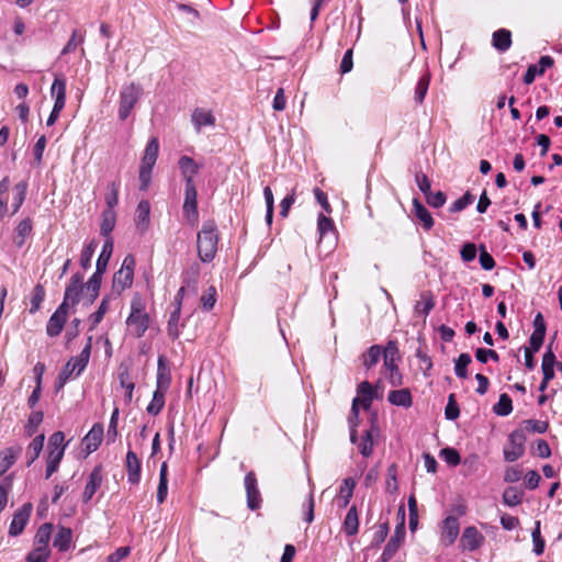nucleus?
<instances>
[{"label":"nucleus","mask_w":562,"mask_h":562,"mask_svg":"<svg viewBox=\"0 0 562 562\" xmlns=\"http://www.w3.org/2000/svg\"><path fill=\"white\" fill-rule=\"evenodd\" d=\"M429 83H430V74L426 71L425 74H423L420 76V78L418 79L416 87H415L414 99H415L416 103L422 104L424 102V99H425L428 88H429Z\"/></svg>","instance_id":"nucleus-41"},{"label":"nucleus","mask_w":562,"mask_h":562,"mask_svg":"<svg viewBox=\"0 0 562 562\" xmlns=\"http://www.w3.org/2000/svg\"><path fill=\"white\" fill-rule=\"evenodd\" d=\"M191 122L196 133H200L203 127L215 126L216 119L211 110L196 108L191 114Z\"/></svg>","instance_id":"nucleus-14"},{"label":"nucleus","mask_w":562,"mask_h":562,"mask_svg":"<svg viewBox=\"0 0 562 562\" xmlns=\"http://www.w3.org/2000/svg\"><path fill=\"white\" fill-rule=\"evenodd\" d=\"M522 498L524 492L516 486H509L503 493V502L509 507L519 505Z\"/></svg>","instance_id":"nucleus-44"},{"label":"nucleus","mask_w":562,"mask_h":562,"mask_svg":"<svg viewBox=\"0 0 562 562\" xmlns=\"http://www.w3.org/2000/svg\"><path fill=\"white\" fill-rule=\"evenodd\" d=\"M504 459L508 462L518 460L525 452V435L515 430L509 435L508 442L504 447Z\"/></svg>","instance_id":"nucleus-8"},{"label":"nucleus","mask_w":562,"mask_h":562,"mask_svg":"<svg viewBox=\"0 0 562 562\" xmlns=\"http://www.w3.org/2000/svg\"><path fill=\"white\" fill-rule=\"evenodd\" d=\"M404 539L405 526L403 522H398L395 527L394 533L384 547V550L380 557L381 562H389L396 554Z\"/></svg>","instance_id":"nucleus-11"},{"label":"nucleus","mask_w":562,"mask_h":562,"mask_svg":"<svg viewBox=\"0 0 562 562\" xmlns=\"http://www.w3.org/2000/svg\"><path fill=\"white\" fill-rule=\"evenodd\" d=\"M68 318V310L65 306H58L49 317L46 325V334L49 337H57L64 329Z\"/></svg>","instance_id":"nucleus-12"},{"label":"nucleus","mask_w":562,"mask_h":562,"mask_svg":"<svg viewBox=\"0 0 562 562\" xmlns=\"http://www.w3.org/2000/svg\"><path fill=\"white\" fill-rule=\"evenodd\" d=\"M460 409L458 403L456 401L454 394H450L448 397V403L445 408V416L448 420H454L459 417Z\"/></svg>","instance_id":"nucleus-57"},{"label":"nucleus","mask_w":562,"mask_h":562,"mask_svg":"<svg viewBox=\"0 0 562 562\" xmlns=\"http://www.w3.org/2000/svg\"><path fill=\"white\" fill-rule=\"evenodd\" d=\"M218 243L217 227L212 221L204 222L198 233V255L201 261L211 262L216 254Z\"/></svg>","instance_id":"nucleus-2"},{"label":"nucleus","mask_w":562,"mask_h":562,"mask_svg":"<svg viewBox=\"0 0 562 562\" xmlns=\"http://www.w3.org/2000/svg\"><path fill=\"white\" fill-rule=\"evenodd\" d=\"M53 525L49 522L43 524L35 535V548H41L45 551H50L49 541L52 536Z\"/></svg>","instance_id":"nucleus-35"},{"label":"nucleus","mask_w":562,"mask_h":562,"mask_svg":"<svg viewBox=\"0 0 562 562\" xmlns=\"http://www.w3.org/2000/svg\"><path fill=\"white\" fill-rule=\"evenodd\" d=\"M98 247V241L92 239L81 251L80 255V266L82 269L87 270L91 267V260L93 254Z\"/></svg>","instance_id":"nucleus-51"},{"label":"nucleus","mask_w":562,"mask_h":562,"mask_svg":"<svg viewBox=\"0 0 562 562\" xmlns=\"http://www.w3.org/2000/svg\"><path fill=\"white\" fill-rule=\"evenodd\" d=\"M165 394L160 390H155L150 403L147 405L146 411L149 415L157 416L165 406Z\"/></svg>","instance_id":"nucleus-47"},{"label":"nucleus","mask_w":562,"mask_h":562,"mask_svg":"<svg viewBox=\"0 0 562 562\" xmlns=\"http://www.w3.org/2000/svg\"><path fill=\"white\" fill-rule=\"evenodd\" d=\"M413 206L416 218L426 231H430L434 226V218L429 211L417 199H414Z\"/></svg>","instance_id":"nucleus-36"},{"label":"nucleus","mask_w":562,"mask_h":562,"mask_svg":"<svg viewBox=\"0 0 562 562\" xmlns=\"http://www.w3.org/2000/svg\"><path fill=\"white\" fill-rule=\"evenodd\" d=\"M150 223V204L146 200L138 202L135 215V225L140 233H145Z\"/></svg>","instance_id":"nucleus-21"},{"label":"nucleus","mask_w":562,"mask_h":562,"mask_svg":"<svg viewBox=\"0 0 562 562\" xmlns=\"http://www.w3.org/2000/svg\"><path fill=\"white\" fill-rule=\"evenodd\" d=\"M382 355L383 350L379 345L371 346L362 356V362L366 369L369 370L374 367L379 362Z\"/></svg>","instance_id":"nucleus-46"},{"label":"nucleus","mask_w":562,"mask_h":562,"mask_svg":"<svg viewBox=\"0 0 562 562\" xmlns=\"http://www.w3.org/2000/svg\"><path fill=\"white\" fill-rule=\"evenodd\" d=\"M167 494H168V470H167L166 462H164L160 467L159 484H158V488H157L158 504H162L166 501Z\"/></svg>","instance_id":"nucleus-40"},{"label":"nucleus","mask_w":562,"mask_h":562,"mask_svg":"<svg viewBox=\"0 0 562 562\" xmlns=\"http://www.w3.org/2000/svg\"><path fill=\"white\" fill-rule=\"evenodd\" d=\"M135 263V258L132 255H127L124 258L119 271L114 273L113 290L119 294L132 286L134 280Z\"/></svg>","instance_id":"nucleus-6"},{"label":"nucleus","mask_w":562,"mask_h":562,"mask_svg":"<svg viewBox=\"0 0 562 562\" xmlns=\"http://www.w3.org/2000/svg\"><path fill=\"white\" fill-rule=\"evenodd\" d=\"M180 315L181 311L179 307H176L169 317L168 324H167V333L171 339H177L180 336L181 327H183V324L180 325Z\"/></svg>","instance_id":"nucleus-39"},{"label":"nucleus","mask_w":562,"mask_h":562,"mask_svg":"<svg viewBox=\"0 0 562 562\" xmlns=\"http://www.w3.org/2000/svg\"><path fill=\"white\" fill-rule=\"evenodd\" d=\"M183 213L188 218L198 217V192L195 184H186Z\"/></svg>","instance_id":"nucleus-17"},{"label":"nucleus","mask_w":562,"mask_h":562,"mask_svg":"<svg viewBox=\"0 0 562 562\" xmlns=\"http://www.w3.org/2000/svg\"><path fill=\"white\" fill-rule=\"evenodd\" d=\"M50 555V551H45L41 548H34L27 553L25 562H47Z\"/></svg>","instance_id":"nucleus-59"},{"label":"nucleus","mask_w":562,"mask_h":562,"mask_svg":"<svg viewBox=\"0 0 562 562\" xmlns=\"http://www.w3.org/2000/svg\"><path fill=\"white\" fill-rule=\"evenodd\" d=\"M82 289L83 274L77 272L70 278L69 283L65 289L64 300L60 303V306H65V308L68 310L69 306L77 305L80 301Z\"/></svg>","instance_id":"nucleus-7"},{"label":"nucleus","mask_w":562,"mask_h":562,"mask_svg":"<svg viewBox=\"0 0 562 562\" xmlns=\"http://www.w3.org/2000/svg\"><path fill=\"white\" fill-rule=\"evenodd\" d=\"M359 530V517L355 505H352L342 522V531L346 536L351 537L358 533Z\"/></svg>","instance_id":"nucleus-30"},{"label":"nucleus","mask_w":562,"mask_h":562,"mask_svg":"<svg viewBox=\"0 0 562 562\" xmlns=\"http://www.w3.org/2000/svg\"><path fill=\"white\" fill-rule=\"evenodd\" d=\"M178 166L184 179L186 184H195L194 177L200 170V166L189 156H181Z\"/></svg>","instance_id":"nucleus-18"},{"label":"nucleus","mask_w":562,"mask_h":562,"mask_svg":"<svg viewBox=\"0 0 562 562\" xmlns=\"http://www.w3.org/2000/svg\"><path fill=\"white\" fill-rule=\"evenodd\" d=\"M85 41L83 35H78V31L75 30L68 41V43L65 45V47L61 49V55H67L71 52H74L80 44H82Z\"/></svg>","instance_id":"nucleus-58"},{"label":"nucleus","mask_w":562,"mask_h":562,"mask_svg":"<svg viewBox=\"0 0 562 562\" xmlns=\"http://www.w3.org/2000/svg\"><path fill=\"white\" fill-rule=\"evenodd\" d=\"M116 223V213L114 210H104L102 212V222L100 233L102 236L110 238V233L113 231Z\"/></svg>","instance_id":"nucleus-43"},{"label":"nucleus","mask_w":562,"mask_h":562,"mask_svg":"<svg viewBox=\"0 0 562 562\" xmlns=\"http://www.w3.org/2000/svg\"><path fill=\"white\" fill-rule=\"evenodd\" d=\"M171 382L170 372L166 366V359L164 356L158 358L157 366V381H156V390H160L161 392H167Z\"/></svg>","instance_id":"nucleus-26"},{"label":"nucleus","mask_w":562,"mask_h":562,"mask_svg":"<svg viewBox=\"0 0 562 562\" xmlns=\"http://www.w3.org/2000/svg\"><path fill=\"white\" fill-rule=\"evenodd\" d=\"M108 310H109V300L106 297H104L101 301L98 310L90 315L89 321L91 323V326H90L91 330L94 329L100 324V322L103 319Z\"/></svg>","instance_id":"nucleus-53"},{"label":"nucleus","mask_w":562,"mask_h":562,"mask_svg":"<svg viewBox=\"0 0 562 562\" xmlns=\"http://www.w3.org/2000/svg\"><path fill=\"white\" fill-rule=\"evenodd\" d=\"M484 536L477 530L476 527L469 526L464 528L461 535L460 544L464 550L474 551L484 543Z\"/></svg>","instance_id":"nucleus-13"},{"label":"nucleus","mask_w":562,"mask_h":562,"mask_svg":"<svg viewBox=\"0 0 562 562\" xmlns=\"http://www.w3.org/2000/svg\"><path fill=\"white\" fill-rule=\"evenodd\" d=\"M45 296H46V292H45L44 286L40 283L36 284L33 289V292H32V295L30 299V303H31V306L29 310L30 314H35L41 310L42 303L44 302Z\"/></svg>","instance_id":"nucleus-42"},{"label":"nucleus","mask_w":562,"mask_h":562,"mask_svg":"<svg viewBox=\"0 0 562 562\" xmlns=\"http://www.w3.org/2000/svg\"><path fill=\"white\" fill-rule=\"evenodd\" d=\"M109 192L105 195V210H114L119 203L120 182L113 181L108 186Z\"/></svg>","instance_id":"nucleus-52"},{"label":"nucleus","mask_w":562,"mask_h":562,"mask_svg":"<svg viewBox=\"0 0 562 562\" xmlns=\"http://www.w3.org/2000/svg\"><path fill=\"white\" fill-rule=\"evenodd\" d=\"M91 353V337L88 339L87 345L81 352L71 357L58 375L59 387H63L67 381L81 374L86 369Z\"/></svg>","instance_id":"nucleus-3"},{"label":"nucleus","mask_w":562,"mask_h":562,"mask_svg":"<svg viewBox=\"0 0 562 562\" xmlns=\"http://www.w3.org/2000/svg\"><path fill=\"white\" fill-rule=\"evenodd\" d=\"M460 532L459 519L454 516H448L440 525V542L445 547L452 546Z\"/></svg>","instance_id":"nucleus-10"},{"label":"nucleus","mask_w":562,"mask_h":562,"mask_svg":"<svg viewBox=\"0 0 562 562\" xmlns=\"http://www.w3.org/2000/svg\"><path fill=\"white\" fill-rule=\"evenodd\" d=\"M389 402L395 406L408 408L413 404L411 391L408 389H401L391 391L387 396Z\"/></svg>","instance_id":"nucleus-32"},{"label":"nucleus","mask_w":562,"mask_h":562,"mask_svg":"<svg viewBox=\"0 0 562 562\" xmlns=\"http://www.w3.org/2000/svg\"><path fill=\"white\" fill-rule=\"evenodd\" d=\"M440 458L449 465L456 467L460 463L461 458L454 448H443L440 450Z\"/></svg>","instance_id":"nucleus-55"},{"label":"nucleus","mask_w":562,"mask_h":562,"mask_svg":"<svg viewBox=\"0 0 562 562\" xmlns=\"http://www.w3.org/2000/svg\"><path fill=\"white\" fill-rule=\"evenodd\" d=\"M334 229V223L331 218L327 217L324 214H319L317 218V231L319 233V236L323 237L327 233L333 232Z\"/></svg>","instance_id":"nucleus-61"},{"label":"nucleus","mask_w":562,"mask_h":562,"mask_svg":"<svg viewBox=\"0 0 562 562\" xmlns=\"http://www.w3.org/2000/svg\"><path fill=\"white\" fill-rule=\"evenodd\" d=\"M480 265L483 270L490 271L495 267L494 258L486 251L484 245L480 246V256H479Z\"/></svg>","instance_id":"nucleus-60"},{"label":"nucleus","mask_w":562,"mask_h":562,"mask_svg":"<svg viewBox=\"0 0 562 562\" xmlns=\"http://www.w3.org/2000/svg\"><path fill=\"white\" fill-rule=\"evenodd\" d=\"M472 359L469 353H461L454 360V373L460 379L468 378V366L471 363Z\"/></svg>","instance_id":"nucleus-49"},{"label":"nucleus","mask_w":562,"mask_h":562,"mask_svg":"<svg viewBox=\"0 0 562 562\" xmlns=\"http://www.w3.org/2000/svg\"><path fill=\"white\" fill-rule=\"evenodd\" d=\"M43 418L44 414L41 411H35L30 414L24 426L26 436L32 437L37 431V428L42 424Z\"/></svg>","instance_id":"nucleus-48"},{"label":"nucleus","mask_w":562,"mask_h":562,"mask_svg":"<svg viewBox=\"0 0 562 562\" xmlns=\"http://www.w3.org/2000/svg\"><path fill=\"white\" fill-rule=\"evenodd\" d=\"M492 45L501 53L507 52L512 46V33L506 29H499L492 35Z\"/></svg>","instance_id":"nucleus-28"},{"label":"nucleus","mask_w":562,"mask_h":562,"mask_svg":"<svg viewBox=\"0 0 562 562\" xmlns=\"http://www.w3.org/2000/svg\"><path fill=\"white\" fill-rule=\"evenodd\" d=\"M32 510L31 504H24L20 510H18L12 518L10 524L9 533L11 536H19L25 528L30 514Z\"/></svg>","instance_id":"nucleus-15"},{"label":"nucleus","mask_w":562,"mask_h":562,"mask_svg":"<svg viewBox=\"0 0 562 562\" xmlns=\"http://www.w3.org/2000/svg\"><path fill=\"white\" fill-rule=\"evenodd\" d=\"M45 436L40 434L33 438L26 448V465L31 467L34 461L40 457L44 447Z\"/></svg>","instance_id":"nucleus-29"},{"label":"nucleus","mask_w":562,"mask_h":562,"mask_svg":"<svg viewBox=\"0 0 562 562\" xmlns=\"http://www.w3.org/2000/svg\"><path fill=\"white\" fill-rule=\"evenodd\" d=\"M33 231V223L30 217L22 220L14 229V243L18 247H22L25 244V239L31 235Z\"/></svg>","instance_id":"nucleus-34"},{"label":"nucleus","mask_w":562,"mask_h":562,"mask_svg":"<svg viewBox=\"0 0 562 562\" xmlns=\"http://www.w3.org/2000/svg\"><path fill=\"white\" fill-rule=\"evenodd\" d=\"M159 153V142L157 137H153L146 145L140 162V168L153 169Z\"/></svg>","instance_id":"nucleus-23"},{"label":"nucleus","mask_w":562,"mask_h":562,"mask_svg":"<svg viewBox=\"0 0 562 562\" xmlns=\"http://www.w3.org/2000/svg\"><path fill=\"white\" fill-rule=\"evenodd\" d=\"M246 495H247V507L250 510L259 509L261 506V494L258 488V482L256 474L250 471L245 475L244 480Z\"/></svg>","instance_id":"nucleus-9"},{"label":"nucleus","mask_w":562,"mask_h":562,"mask_svg":"<svg viewBox=\"0 0 562 562\" xmlns=\"http://www.w3.org/2000/svg\"><path fill=\"white\" fill-rule=\"evenodd\" d=\"M532 543H533V552L536 555H541L544 551V541L541 538L540 532V521H536L535 529L531 532Z\"/></svg>","instance_id":"nucleus-54"},{"label":"nucleus","mask_w":562,"mask_h":562,"mask_svg":"<svg viewBox=\"0 0 562 562\" xmlns=\"http://www.w3.org/2000/svg\"><path fill=\"white\" fill-rule=\"evenodd\" d=\"M113 251V241L111 238H108L102 247V251L98 257L95 268H98L99 271L106 270V267L109 265L111 255Z\"/></svg>","instance_id":"nucleus-45"},{"label":"nucleus","mask_w":562,"mask_h":562,"mask_svg":"<svg viewBox=\"0 0 562 562\" xmlns=\"http://www.w3.org/2000/svg\"><path fill=\"white\" fill-rule=\"evenodd\" d=\"M475 358L481 363H486L488 359H492L495 362L499 361L498 353L493 349L477 348L475 351Z\"/></svg>","instance_id":"nucleus-63"},{"label":"nucleus","mask_w":562,"mask_h":562,"mask_svg":"<svg viewBox=\"0 0 562 562\" xmlns=\"http://www.w3.org/2000/svg\"><path fill=\"white\" fill-rule=\"evenodd\" d=\"M356 486V482L351 477H347L342 481V484L339 488V499H338V506L339 507H346L353 494V490Z\"/></svg>","instance_id":"nucleus-37"},{"label":"nucleus","mask_w":562,"mask_h":562,"mask_svg":"<svg viewBox=\"0 0 562 562\" xmlns=\"http://www.w3.org/2000/svg\"><path fill=\"white\" fill-rule=\"evenodd\" d=\"M150 318L146 312V304L139 294H135L131 301V312L126 318L130 334L136 338L144 336L149 328Z\"/></svg>","instance_id":"nucleus-1"},{"label":"nucleus","mask_w":562,"mask_h":562,"mask_svg":"<svg viewBox=\"0 0 562 562\" xmlns=\"http://www.w3.org/2000/svg\"><path fill=\"white\" fill-rule=\"evenodd\" d=\"M553 63L554 60L551 56H541L537 65H530L527 68V71L524 76V82L526 85H531L535 81L536 76L543 75L548 68L553 66Z\"/></svg>","instance_id":"nucleus-16"},{"label":"nucleus","mask_w":562,"mask_h":562,"mask_svg":"<svg viewBox=\"0 0 562 562\" xmlns=\"http://www.w3.org/2000/svg\"><path fill=\"white\" fill-rule=\"evenodd\" d=\"M425 199L426 202L435 209L441 207L447 201V196L442 191H437L435 193L430 192L425 196Z\"/></svg>","instance_id":"nucleus-64"},{"label":"nucleus","mask_w":562,"mask_h":562,"mask_svg":"<svg viewBox=\"0 0 562 562\" xmlns=\"http://www.w3.org/2000/svg\"><path fill=\"white\" fill-rule=\"evenodd\" d=\"M21 451V446L9 447L0 451V476L15 463Z\"/></svg>","instance_id":"nucleus-24"},{"label":"nucleus","mask_w":562,"mask_h":562,"mask_svg":"<svg viewBox=\"0 0 562 562\" xmlns=\"http://www.w3.org/2000/svg\"><path fill=\"white\" fill-rule=\"evenodd\" d=\"M474 201V196L470 193V192H467L465 194H463L461 198H459L458 200H456L449 207V211L451 213H457V212H461L462 210H464L468 205L472 204Z\"/></svg>","instance_id":"nucleus-56"},{"label":"nucleus","mask_w":562,"mask_h":562,"mask_svg":"<svg viewBox=\"0 0 562 562\" xmlns=\"http://www.w3.org/2000/svg\"><path fill=\"white\" fill-rule=\"evenodd\" d=\"M66 447H67V443L65 442V434L63 431H55L48 438L47 448L65 450Z\"/></svg>","instance_id":"nucleus-62"},{"label":"nucleus","mask_w":562,"mask_h":562,"mask_svg":"<svg viewBox=\"0 0 562 562\" xmlns=\"http://www.w3.org/2000/svg\"><path fill=\"white\" fill-rule=\"evenodd\" d=\"M125 467L127 481L131 484H137L140 480V461L133 450H128L126 453Z\"/></svg>","instance_id":"nucleus-22"},{"label":"nucleus","mask_w":562,"mask_h":562,"mask_svg":"<svg viewBox=\"0 0 562 562\" xmlns=\"http://www.w3.org/2000/svg\"><path fill=\"white\" fill-rule=\"evenodd\" d=\"M101 484H102L101 469L99 467H97L89 474L87 484H86L83 493H82L83 503H88L91 501V498L93 497L95 492L99 490Z\"/></svg>","instance_id":"nucleus-20"},{"label":"nucleus","mask_w":562,"mask_h":562,"mask_svg":"<svg viewBox=\"0 0 562 562\" xmlns=\"http://www.w3.org/2000/svg\"><path fill=\"white\" fill-rule=\"evenodd\" d=\"M400 351L396 341L390 340L383 350V367L387 372V379L392 386L402 384V374L398 370Z\"/></svg>","instance_id":"nucleus-5"},{"label":"nucleus","mask_w":562,"mask_h":562,"mask_svg":"<svg viewBox=\"0 0 562 562\" xmlns=\"http://www.w3.org/2000/svg\"><path fill=\"white\" fill-rule=\"evenodd\" d=\"M103 432V426L101 424H94L92 426L82 440L87 453H92L99 448L102 442Z\"/></svg>","instance_id":"nucleus-19"},{"label":"nucleus","mask_w":562,"mask_h":562,"mask_svg":"<svg viewBox=\"0 0 562 562\" xmlns=\"http://www.w3.org/2000/svg\"><path fill=\"white\" fill-rule=\"evenodd\" d=\"M379 435V428L372 424L370 429L366 430L361 437V441L358 445L359 452L364 457L369 458L373 453V437Z\"/></svg>","instance_id":"nucleus-25"},{"label":"nucleus","mask_w":562,"mask_h":562,"mask_svg":"<svg viewBox=\"0 0 562 562\" xmlns=\"http://www.w3.org/2000/svg\"><path fill=\"white\" fill-rule=\"evenodd\" d=\"M380 387V382L373 387L371 383L368 381H363L358 385V394L359 403L362 404L364 409H368L371 406L372 400L374 397V392Z\"/></svg>","instance_id":"nucleus-31"},{"label":"nucleus","mask_w":562,"mask_h":562,"mask_svg":"<svg viewBox=\"0 0 562 562\" xmlns=\"http://www.w3.org/2000/svg\"><path fill=\"white\" fill-rule=\"evenodd\" d=\"M142 95L143 88L138 83L131 82L122 87L120 90V104L117 112L121 121H125L130 116Z\"/></svg>","instance_id":"nucleus-4"},{"label":"nucleus","mask_w":562,"mask_h":562,"mask_svg":"<svg viewBox=\"0 0 562 562\" xmlns=\"http://www.w3.org/2000/svg\"><path fill=\"white\" fill-rule=\"evenodd\" d=\"M72 540V531L67 527H59L55 535L53 546L60 552H65L70 548Z\"/></svg>","instance_id":"nucleus-33"},{"label":"nucleus","mask_w":562,"mask_h":562,"mask_svg":"<svg viewBox=\"0 0 562 562\" xmlns=\"http://www.w3.org/2000/svg\"><path fill=\"white\" fill-rule=\"evenodd\" d=\"M103 273L104 271H99L98 268H95L94 273L86 283L89 293V303H92L99 295Z\"/></svg>","instance_id":"nucleus-38"},{"label":"nucleus","mask_w":562,"mask_h":562,"mask_svg":"<svg viewBox=\"0 0 562 562\" xmlns=\"http://www.w3.org/2000/svg\"><path fill=\"white\" fill-rule=\"evenodd\" d=\"M50 95L55 99L54 105L65 108L66 103V79L64 76H56L50 87Z\"/></svg>","instance_id":"nucleus-27"},{"label":"nucleus","mask_w":562,"mask_h":562,"mask_svg":"<svg viewBox=\"0 0 562 562\" xmlns=\"http://www.w3.org/2000/svg\"><path fill=\"white\" fill-rule=\"evenodd\" d=\"M493 411L498 416H507L513 412L512 398L506 394H501L498 402L494 405Z\"/></svg>","instance_id":"nucleus-50"}]
</instances>
